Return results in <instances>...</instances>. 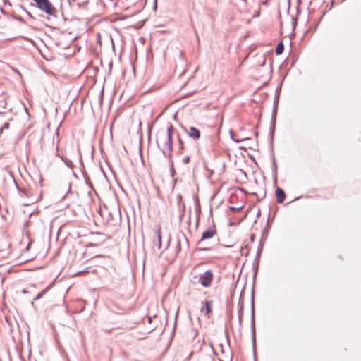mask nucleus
<instances>
[{
	"label": "nucleus",
	"instance_id": "39448f33",
	"mask_svg": "<svg viewBox=\"0 0 361 361\" xmlns=\"http://www.w3.org/2000/svg\"><path fill=\"white\" fill-rule=\"evenodd\" d=\"M202 305L200 308L201 313L204 314L207 318H209L212 311L213 302L212 300H206L204 302H202Z\"/></svg>",
	"mask_w": 361,
	"mask_h": 361
},
{
	"label": "nucleus",
	"instance_id": "4468645a",
	"mask_svg": "<svg viewBox=\"0 0 361 361\" xmlns=\"http://www.w3.org/2000/svg\"><path fill=\"white\" fill-rule=\"evenodd\" d=\"M190 157L186 156L183 159V162L184 164H188L190 162Z\"/></svg>",
	"mask_w": 361,
	"mask_h": 361
},
{
	"label": "nucleus",
	"instance_id": "9b49d317",
	"mask_svg": "<svg viewBox=\"0 0 361 361\" xmlns=\"http://www.w3.org/2000/svg\"><path fill=\"white\" fill-rule=\"evenodd\" d=\"M283 49H284V46H283V44L282 42H280L277 47H276V54L277 55H280L281 54H282V52L283 51Z\"/></svg>",
	"mask_w": 361,
	"mask_h": 361
},
{
	"label": "nucleus",
	"instance_id": "20e7f679",
	"mask_svg": "<svg viewBox=\"0 0 361 361\" xmlns=\"http://www.w3.org/2000/svg\"><path fill=\"white\" fill-rule=\"evenodd\" d=\"M217 233L216 229L215 228V226H209L205 231H204L202 234L201 239L198 241L197 244L199 245H201L203 244L204 241L205 240L213 238L214 235H216Z\"/></svg>",
	"mask_w": 361,
	"mask_h": 361
},
{
	"label": "nucleus",
	"instance_id": "0eeeda50",
	"mask_svg": "<svg viewBox=\"0 0 361 361\" xmlns=\"http://www.w3.org/2000/svg\"><path fill=\"white\" fill-rule=\"evenodd\" d=\"M276 197L278 203L283 202L286 198V194L283 190L279 187L276 188Z\"/></svg>",
	"mask_w": 361,
	"mask_h": 361
},
{
	"label": "nucleus",
	"instance_id": "6e6552de",
	"mask_svg": "<svg viewBox=\"0 0 361 361\" xmlns=\"http://www.w3.org/2000/svg\"><path fill=\"white\" fill-rule=\"evenodd\" d=\"M182 240L185 242L188 247L189 246V241L185 235H183L181 238H178V242H177V245H176V254L179 253L181 250L180 243H181Z\"/></svg>",
	"mask_w": 361,
	"mask_h": 361
},
{
	"label": "nucleus",
	"instance_id": "f3484780",
	"mask_svg": "<svg viewBox=\"0 0 361 361\" xmlns=\"http://www.w3.org/2000/svg\"><path fill=\"white\" fill-rule=\"evenodd\" d=\"M22 293H24V294H26L27 293V291L26 290L23 289L22 290Z\"/></svg>",
	"mask_w": 361,
	"mask_h": 361
},
{
	"label": "nucleus",
	"instance_id": "f257e3e1",
	"mask_svg": "<svg viewBox=\"0 0 361 361\" xmlns=\"http://www.w3.org/2000/svg\"><path fill=\"white\" fill-rule=\"evenodd\" d=\"M174 128L172 124L167 127L166 141L164 144L162 153L166 157H171L173 152L172 135Z\"/></svg>",
	"mask_w": 361,
	"mask_h": 361
},
{
	"label": "nucleus",
	"instance_id": "dca6fc26",
	"mask_svg": "<svg viewBox=\"0 0 361 361\" xmlns=\"http://www.w3.org/2000/svg\"><path fill=\"white\" fill-rule=\"evenodd\" d=\"M176 199L178 200V204H180L182 201V195L180 194H178L176 197Z\"/></svg>",
	"mask_w": 361,
	"mask_h": 361
},
{
	"label": "nucleus",
	"instance_id": "9d476101",
	"mask_svg": "<svg viewBox=\"0 0 361 361\" xmlns=\"http://www.w3.org/2000/svg\"><path fill=\"white\" fill-rule=\"evenodd\" d=\"M49 290V286L47 287L44 290H43L42 292L38 293L34 298L33 300H37L42 298L45 293H47V291Z\"/></svg>",
	"mask_w": 361,
	"mask_h": 361
},
{
	"label": "nucleus",
	"instance_id": "2eb2a0df",
	"mask_svg": "<svg viewBox=\"0 0 361 361\" xmlns=\"http://www.w3.org/2000/svg\"><path fill=\"white\" fill-rule=\"evenodd\" d=\"M242 319H243V313H242V311L240 310L238 314V320H239L240 324H241V323H242Z\"/></svg>",
	"mask_w": 361,
	"mask_h": 361
},
{
	"label": "nucleus",
	"instance_id": "423d86ee",
	"mask_svg": "<svg viewBox=\"0 0 361 361\" xmlns=\"http://www.w3.org/2000/svg\"><path fill=\"white\" fill-rule=\"evenodd\" d=\"M184 130L188 133V136L193 140H197L200 137V130L193 126H190L188 130L184 128Z\"/></svg>",
	"mask_w": 361,
	"mask_h": 361
},
{
	"label": "nucleus",
	"instance_id": "6ab92c4d",
	"mask_svg": "<svg viewBox=\"0 0 361 361\" xmlns=\"http://www.w3.org/2000/svg\"><path fill=\"white\" fill-rule=\"evenodd\" d=\"M183 52H180V54H179L180 57L182 58L183 57Z\"/></svg>",
	"mask_w": 361,
	"mask_h": 361
},
{
	"label": "nucleus",
	"instance_id": "f8f14e48",
	"mask_svg": "<svg viewBox=\"0 0 361 361\" xmlns=\"http://www.w3.org/2000/svg\"><path fill=\"white\" fill-rule=\"evenodd\" d=\"M9 128V123L8 122H6L4 123L2 127L0 128V131L2 132L4 129H8Z\"/></svg>",
	"mask_w": 361,
	"mask_h": 361
},
{
	"label": "nucleus",
	"instance_id": "7ed1b4c3",
	"mask_svg": "<svg viewBox=\"0 0 361 361\" xmlns=\"http://www.w3.org/2000/svg\"><path fill=\"white\" fill-rule=\"evenodd\" d=\"M214 279V274L211 270H207L199 276V283L205 288L209 287Z\"/></svg>",
	"mask_w": 361,
	"mask_h": 361
},
{
	"label": "nucleus",
	"instance_id": "f03ea898",
	"mask_svg": "<svg viewBox=\"0 0 361 361\" xmlns=\"http://www.w3.org/2000/svg\"><path fill=\"white\" fill-rule=\"evenodd\" d=\"M35 6L50 16H56V9L49 0H32Z\"/></svg>",
	"mask_w": 361,
	"mask_h": 361
},
{
	"label": "nucleus",
	"instance_id": "a211bd4d",
	"mask_svg": "<svg viewBox=\"0 0 361 361\" xmlns=\"http://www.w3.org/2000/svg\"><path fill=\"white\" fill-rule=\"evenodd\" d=\"M200 250H208V248H206V247H202V248H200Z\"/></svg>",
	"mask_w": 361,
	"mask_h": 361
},
{
	"label": "nucleus",
	"instance_id": "ddd939ff",
	"mask_svg": "<svg viewBox=\"0 0 361 361\" xmlns=\"http://www.w3.org/2000/svg\"><path fill=\"white\" fill-rule=\"evenodd\" d=\"M178 142H179V149L180 152H181L183 149V142L180 139V137H178Z\"/></svg>",
	"mask_w": 361,
	"mask_h": 361
},
{
	"label": "nucleus",
	"instance_id": "1a4fd4ad",
	"mask_svg": "<svg viewBox=\"0 0 361 361\" xmlns=\"http://www.w3.org/2000/svg\"><path fill=\"white\" fill-rule=\"evenodd\" d=\"M155 234L157 238V243H155V245L157 246V248L159 250L161 247V228L158 227L155 231Z\"/></svg>",
	"mask_w": 361,
	"mask_h": 361
},
{
	"label": "nucleus",
	"instance_id": "aec40b11",
	"mask_svg": "<svg viewBox=\"0 0 361 361\" xmlns=\"http://www.w3.org/2000/svg\"><path fill=\"white\" fill-rule=\"evenodd\" d=\"M95 234H97V235H101V233H96Z\"/></svg>",
	"mask_w": 361,
	"mask_h": 361
}]
</instances>
